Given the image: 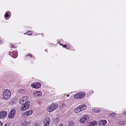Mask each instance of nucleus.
I'll use <instances>...</instances> for the list:
<instances>
[{
    "label": "nucleus",
    "mask_w": 126,
    "mask_h": 126,
    "mask_svg": "<svg viewBox=\"0 0 126 126\" xmlns=\"http://www.w3.org/2000/svg\"><path fill=\"white\" fill-rule=\"evenodd\" d=\"M31 86L32 88L37 89L40 87L41 85L39 83L35 82L32 84Z\"/></svg>",
    "instance_id": "obj_10"
},
{
    "label": "nucleus",
    "mask_w": 126,
    "mask_h": 126,
    "mask_svg": "<svg viewBox=\"0 0 126 126\" xmlns=\"http://www.w3.org/2000/svg\"><path fill=\"white\" fill-rule=\"evenodd\" d=\"M3 43V41L0 39V44H1Z\"/></svg>",
    "instance_id": "obj_30"
},
{
    "label": "nucleus",
    "mask_w": 126,
    "mask_h": 126,
    "mask_svg": "<svg viewBox=\"0 0 126 126\" xmlns=\"http://www.w3.org/2000/svg\"><path fill=\"white\" fill-rule=\"evenodd\" d=\"M27 56H31L32 57V56L30 54V55H27Z\"/></svg>",
    "instance_id": "obj_32"
},
{
    "label": "nucleus",
    "mask_w": 126,
    "mask_h": 126,
    "mask_svg": "<svg viewBox=\"0 0 126 126\" xmlns=\"http://www.w3.org/2000/svg\"><path fill=\"white\" fill-rule=\"evenodd\" d=\"M67 96H68V97L69 96V95H67Z\"/></svg>",
    "instance_id": "obj_35"
},
{
    "label": "nucleus",
    "mask_w": 126,
    "mask_h": 126,
    "mask_svg": "<svg viewBox=\"0 0 126 126\" xmlns=\"http://www.w3.org/2000/svg\"><path fill=\"white\" fill-rule=\"evenodd\" d=\"M33 94L35 97L38 98L41 96L42 93L40 91H37L34 92Z\"/></svg>",
    "instance_id": "obj_13"
},
{
    "label": "nucleus",
    "mask_w": 126,
    "mask_h": 126,
    "mask_svg": "<svg viewBox=\"0 0 126 126\" xmlns=\"http://www.w3.org/2000/svg\"><path fill=\"white\" fill-rule=\"evenodd\" d=\"M11 93L10 91L8 89L4 90L3 92V97L5 100H8L11 97Z\"/></svg>",
    "instance_id": "obj_2"
},
{
    "label": "nucleus",
    "mask_w": 126,
    "mask_h": 126,
    "mask_svg": "<svg viewBox=\"0 0 126 126\" xmlns=\"http://www.w3.org/2000/svg\"><path fill=\"white\" fill-rule=\"evenodd\" d=\"M58 126H63L62 124H60L59 125H58Z\"/></svg>",
    "instance_id": "obj_31"
},
{
    "label": "nucleus",
    "mask_w": 126,
    "mask_h": 126,
    "mask_svg": "<svg viewBox=\"0 0 126 126\" xmlns=\"http://www.w3.org/2000/svg\"><path fill=\"white\" fill-rule=\"evenodd\" d=\"M30 123V122H27L26 121H25L23 123V125H28Z\"/></svg>",
    "instance_id": "obj_21"
},
{
    "label": "nucleus",
    "mask_w": 126,
    "mask_h": 126,
    "mask_svg": "<svg viewBox=\"0 0 126 126\" xmlns=\"http://www.w3.org/2000/svg\"><path fill=\"white\" fill-rule=\"evenodd\" d=\"M124 114L126 115V111H125V112H124Z\"/></svg>",
    "instance_id": "obj_34"
},
{
    "label": "nucleus",
    "mask_w": 126,
    "mask_h": 126,
    "mask_svg": "<svg viewBox=\"0 0 126 126\" xmlns=\"http://www.w3.org/2000/svg\"><path fill=\"white\" fill-rule=\"evenodd\" d=\"M34 126H40L39 124L38 123L35 124Z\"/></svg>",
    "instance_id": "obj_26"
},
{
    "label": "nucleus",
    "mask_w": 126,
    "mask_h": 126,
    "mask_svg": "<svg viewBox=\"0 0 126 126\" xmlns=\"http://www.w3.org/2000/svg\"><path fill=\"white\" fill-rule=\"evenodd\" d=\"M107 123V121L105 120H101L99 122V126L101 125H105Z\"/></svg>",
    "instance_id": "obj_15"
},
{
    "label": "nucleus",
    "mask_w": 126,
    "mask_h": 126,
    "mask_svg": "<svg viewBox=\"0 0 126 126\" xmlns=\"http://www.w3.org/2000/svg\"><path fill=\"white\" fill-rule=\"evenodd\" d=\"M3 124L0 121V126H1Z\"/></svg>",
    "instance_id": "obj_28"
},
{
    "label": "nucleus",
    "mask_w": 126,
    "mask_h": 126,
    "mask_svg": "<svg viewBox=\"0 0 126 126\" xmlns=\"http://www.w3.org/2000/svg\"><path fill=\"white\" fill-rule=\"evenodd\" d=\"M4 126H9L8 125H7V124H6Z\"/></svg>",
    "instance_id": "obj_33"
},
{
    "label": "nucleus",
    "mask_w": 126,
    "mask_h": 126,
    "mask_svg": "<svg viewBox=\"0 0 126 126\" xmlns=\"http://www.w3.org/2000/svg\"><path fill=\"white\" fill-rule=\"evenodd\" d=\"M13 55L12 57L14 58H16L17 56V54L16 52H13Z\"/></svg>",
    "instance_id": "obj_18"
},
{
    "label": "nucleus",
    "mask_w": 126,
    "mask_h": 126,
    "mask_svg": "<svg viewBox=\"0 0 126 126\" xmlns=\"http://www.w3.org/2000/svg\"><path fill=\"white\" fill-rule=\"evenodd\" d=\"M22 105H23L21 106L20 110L21 111H23L28 108L30 106V103H27Z\"/></svg>",
    "instance_id": "obj_7"
},
{
    "label": "nucleus",
    "mask_w": 126,
    "mask_h": 126,
    "mask_svg": "<svg viewBox=\"0 0 126 126\" xmlns=\"http://www.w3.org/2000/svg\"><path fill=\"white\" fill-rule=\"evenodd\" d=\"M10 47L11 48H13L14 47V45L12 44H10Z\"/></svg>",
    "instance_id": "obj_24"
},
{
    "label": "nucleus",
    "mask_w": 126,
    "mask_h": 126,
    "mask_svg": "<svg viewBox=\"0 0 126 126\" xmlns=\"http://www.w3.org/2000/svg\"><path fill=\"white\" fill-rule=\"evenodd\" d=\"M85 94L84 92H80L75 94L74 96V98L77 99H80L84 97Z\"/></svg>",
    "instance_id": "obj_4"
},
{
    "label": "nucleus",
    "mask_w": 126,
    "mask_h": 126,
    "mask_svg": "<svg viewBox=\"0 0 126 126\" xmlns=\"http://www.w3.org/2000/svg\"><path fill=\"white\" fill-rule=\"evenodd\" d=\"M9 12L7 11L5 13V14L4 15V17H5L7 18L9 16V14L8 13H9Z\"/></svg>",
    "instance_id": "obj_19"
},
{
    "label": "nucleus",
    "mask_w": 126,
    "mask_h": 126,
    "mask_svg": "<svg viewBox=\"0 0 126 126\" xmlns=\"http://www.w3.org/2000/svg\"><path fill=\"white\" fill-rule=\"evenodd\" d=\"M27 31V32H26V33H24V34H26V33H27V34H28V35H32V34L31 33H29V32H31V31Z\"/></svg>",
    "instance_id": "obj_23"
},
{
    "label": "nucleus",
    "mask_w": 126,
    "mask_h": 126,
    "mask_svg": "<svg viewBox=\"0 0 126 126\" xmlns=\"http://www.w3.org/2000/svg\"><path fill=\"white\" fill-rule=\"evenodd\" d=\"M33 111L32 110H30L27 111L24 113L23 116L24 117H26L31 115Z\"/></svg>",
    "instance_id": "obj_11"
},
{
    "label": "nucleus",
    "mask_w": 126,
    "mask_h": 126,
    "mask_svg": "<svg viewBox=\"0 0 126 126\" xmlns=\"http://www.w3.org/2000/svg\"><path fill=\"white\" fill-rule=\"evenodd\" d=\"M62 108L65 107H66V105L65 104H62Z\"/></svg>",
    "instance_id": "obj_25"
},
{
    "label": "nucleus",
    "mask_w": 126,
    "mask_h": 126,
    "mask_svg": "<svg viewBox=\"0 0 126 126\" xmlns=\"http://www.w3.org/2000/svg\"><path fill=\"white\" fill-rule=\"evenodd\" d=\"M111 117H113L116 116V113H112L110 114Z\"/></svg>",
    "instance_id": "obj_22"
},
{
    "label": "nucleus",
    "mask_w": 126,
    "mask_h": 126,
    "mask_svg": "<svg viewBox=\"0 0 126 126\" xmlns=\"http://www.w3.org/2000/svg\"><path fill=\"white\" fill-rule=\"evenodd\" d=\"M117 124L119 126H123L125 124V123L123 121L118 120L117 122Z\"/></svg>",
    "instance_id": "obj_14"
},
{
    "label": "nucleus",
    "mask_w": 126,
    "mask_h": 126,
    "mask_svg": "<svg viewBox=\"0 0 126 126\" xmlns=\"http://www.w3.org/2000/svg\"><path fill=\"white\" fill-rule=\"evenodd\" d=\"M73 123L72 121H70L69 122L68 126H73Z\"/></svg>",
    "instance_id": "obj_20"
},
{
    "label": "nucleus",
    "mask_w": 126,
    "mask_h": 126,
    "mask_svg": "<svg viewBox=\"0 0 126 126\" xmlns=\"http://www.w3.org/2000/svg\"><path fill=\"white\" fill-rule=\"evenodd\" d=\"M50 120L49 117L46 118L44 121V126H48L50 123Z\"/></svg>",
    "instance_id": "obj_9"
},
{
    "label": "nucleus",
    "mask_w": 126,
    "mask_h": 126,
    "mask_svg": "<svg viewBox=\"0 0 126 126\" xmlns=\"http://www.w3.org/2000/svg\"><path fill=\"white\" fill-rule=\"evenodd\" d=\"M97 123L95 121L90 122L89 124V126H96Z\"/></svg>",
    "instance_id": "obj_16"
},
{
    "label": "nucleus",
    "mask_w": 126,
    "mask_h": 126,
    "mask_svg": "<svg viewBox=\"0 0 126 126\" xmlns=\"http://www.w3.org/2000/svg\"><path fill=\"white\" fill-rule=\"evenodd\" d=\"M58 106V105L57 103L52 104L48 107L47 110L48 112H52L57 108Z\"/></svg>",
    "instance_id": "obj_3"
},
{
    "label": "nucleus",
    "mask_w": 126,
    "mask_h": 126,
    "mask_svg": "<svg viewBox=\"0 0 126 126\" xmlns=\"http://www.w3.org/2000/svg\"><path fill=\"white\" fill-rule=\"evenodd\" d=\"M19 91L20 92H21V91H23V92H22V93L24 92V91L23 90H22V89H20Z\"/></svg>",
    "instance_id": "obj_29"
},
{
    "label": "nucleus",
    "mask_w": 126,
    "mask_h": 126,
    "mask_svg": "<svg viewBox=\"0 0 126 126\" xmlns=\"http://www.w3.org/2000/svg\"><path fill=\"white\" fill-rule=\"evenodd\" d=\"M27 101L28 97L26 96H24L20 99L19 102L20 104L22 105L27 103H29L27 102Z\"/></svg>",
    "instance_id": "obj_6"
},
{
    "label": "nucleus",
    "mask_w": 126,
    "mask_h": 126,
    "mask_svg": "<svg viewBox=\"0 0 126 126\" xmlns=\"http://www.w3.org/2000/svg\"><path fill=\"white\" fill-rule=\"evenodd\" d=\"M16 110L15 109L12 110L9 113L8 115V117L11 119H12L14 117L15 115Z\"/></svg>",
    "instance_id": "obj_8"
},
{
    "label": "nucleus",
    "mask_w": 126,
    "mask_h": 126,
    "mask_svg": "<svg viewBox=\"0 0 126 126\" xmlns=\"http://www.w3.org/2000/svg\"><path fill=\"white\" fill-rule=\"evenodd\" d=\"M86 108V106L85 104H82L77 107L74 110L75 112L78 113L83 111Z\"/></svg>",
    "instance_id": "obj_1"
},
{
    "label": "nucleus",
    "mask_w": 126,
    "mask_h": 126,
    "mask_svg": "<svg viewBox=\"0 0 126 126\" xmlns=\"http://www.w3.org/2000/svg\"><path fill=\"white\" fill-rule=\"evenodd\" d=\"M89 120V117L87 115H85L83 116L80 119V122L81 123H85L88 122Z\"/></svg>",
    "instance_id": "obj_5"
},
{
    "label": "nucleus",
    "mask_w": 126,
    "mask_h": 126,
    "mask_svg": "<svg viewBox=\"0 0 126 126\" xmlns=\"http://www.w3.org/2000/svg\"><path fill=\"white\" fill-rule=\"evenodd\" d=\"M7 114L6 111H3L0 112V118H2L5 117Z\"/></svg>",
    "instance_id": "obj_12"
},
{
    "label": "nucleus",
    "mask_w": 126,
    "mask_h": 126,
    "mask_svg": "<svg viewBox=\"0 0 126 126\" xmlns=\"http://www.w3.org/2000/svg\"><path fill=\"white\" fill-rule=\"evenodd\" d=\"M100 111V110L98 109H93L92 110V112L93 113H95L99 112Z\"/></svg>",
    "instance_id": "obj_17"
},
{
    "label": "nucleus",
    "mask_w": 126,
    "mask_h": 126,
    "mask_svg": "<svg viewBox=\"0 0 126 126\" xmlns=\"http://www.w3.org/2000/svg\"><path fill=\"white\" fill-rule=\"evenodd\" d=\"M60 45H61L62 46H63V47H66V45H63V44H60Z\"/></svg>",
    "instance_id": "obj_27"
}]
</instances>
